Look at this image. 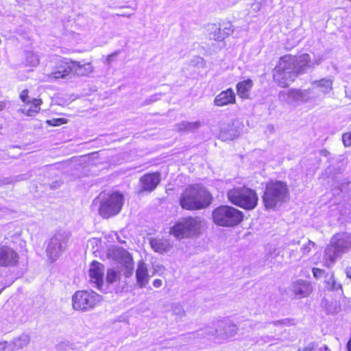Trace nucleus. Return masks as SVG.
I'll list each match as a JSON object with an SVG mask.
<instances>
[{
    "mask_svg": "<svg viewBox=\"0 0 351 351\" xmlns=\"http://www.w3.org/2000/svg\"><path fill=\"white\" fill-rule=\"evenodd\" d=\"M212 200L211 194L204 187L194 185L186 188L182 193L180 204L184 209L195 210L207 208Z\"/></svg>",
    "mask_w": 351,
    "mask_h": 351,
    "instance_id": "1",
    "label": "nucleus"
},
{
    "mask_svg": "<svg viewBox=\"0 0 351 351\" xmlns=\"http://www.w3.org/2000/svg\"><path fill=\"white\" fill-rule=\"evenodd\" d=\"M124 202L123 195L118 192L110 195L99 194L92 204V207L99 205V214L104 218H109L117 215L121 210Z\"/></svg>",
    "mask_w": 351,
    "mask_h": 351,
    "instance_id": "2",
    "label": "nucleus"
},
{
    "mask_svg": "<svg viewBox=\"0 0 351 351\" xmlns=\"http://www.w3.org/2000/svg\"><path fill=\"white\" fill-rule=\"evenodd\" d=\"M205 220L200 217H188L180 219L171 228L170 233L178 239L191 238L201 233Z\"/></svg>",
    "mask_w": 351,
    "mask_h": 351,
    "instance_id": "3",
    "label": "nucleus"
},
{
    "mask_svg": "<svg viewBox=\"0 0 351 351\" xmlns=\"http://www.w3.org/2000/svg\"><path fill=\"white\" fill-rule=\"evenodd\" d=\"M289 190L285 183L271 181L266 184L263 202L267 209H274L289 199Z\"/></svg>",
    "mask_w": 351,
    "mask_h": 351,
    "instance_id": "4",
    "label": "nucleus"
},
{
    "mask_svg": "<svg viewBox=\"0 0 351 351\" xmlns=\"http://www.w3.org/2000/svg\"><path fill=\"white\" fill-rule=\"evenodd\" d=\"M295 57L287 55L282 57L273 72L274 81L285 88L295 80L298 75L294 69Z\"/></svg>",
    "mask_w": 351,
    "mask_h": 351,
    "instance_id": "5",
    "label": "nucleus"
},
{
    "mask_svg": "<svg viewBox=\"0 0 351 351\" xmlns=\"http://www.w3.org/2000/svg\"><path fill=\"white\" fill-rule=\"evenodd\" d=\"M227 197L232 204L245 210L254 209L258 200L256 191L245 186L236 187L229 190Z\"/></svg>",
    "mask_w": 351,
    "mask_h": 351,
    "instance_id": "6",
    "label": "nucleus"
},
{
    "mask_svg": "<svg viewBox=\"0 0 351 351\" xmlns=\"http://www.w3.org/2000/svg\"><path fill=\"white\" fill-rule=\"evenodd\" d=\"M243 218L241 211L227 205L220 206L213 211V221L221 226H234L239 224Z\"/></svg>",
    "mask_w": 351,
    "mask_h": 351,
    "instance_id": "7",
    "label": "nucleus"
},
{
    "mask_svg": "<svg viewBox=\"0 0 351 351\" xmlns=\"http://www.w3.org/2000/svg\"><path fill=\"white\" fill-rule=\"evenodd\" d=\"M102 297L93 291H77L72 296V307L75 311H92L101 301Z\"/></svg>",
    "mask_w": 351,
    "mask_h": 351,
    "instance_id": "8",
    "label": "nucleus"
},
{
    "mask_svg": "<svg viewBox=\"0 0 351 351\" xmlns=\"http://www.w3.org/2000/svg\"><path fill=\"white\" fill-rule=\"evenodd\" d=\"M70 235L65 231L56 232L49 241L46 254L51 262L56 261L67 247Z\"/></svg>",
    "mask_w": 351,
    "mask_h": 351,
    "instance_id": "9",
    "label": "nucleus"
},
{
    "mask_svg": "<svg viewBox=\"0 0 351 351\" xmlns=\"http://www.w3.org/2000/svg\"><path fill=\"white\" fill-rule=\"evenodd\" d=\"M216 338L226 339L234 337L238 332V327L231 321L219 320L215 323Z\"/></svg>",
    "mask_w": 351,
    "mask_h": 351,
    "instance_id": "10",
    "label": "nucleus"
},
{
    "mask_svg": "<svg viewBox=\"0 0 351 351\" xmlns=\"http://www.w3.org/2000/svg\"><path fill=\"white\" fill-rule=\"evenodd\" d=\"M104 265L97 261H93L88 269L89 282L100 290L104 283Z\"/></svg>",
    "mask_w": 351,
    "mask_h": 351,
    "instance_id": "11",
    "label": "nucleus"
},
{
    "mask_svg": "<svg viewBox=\"0 0 351 351\" xmlns=\"http://www.w3.org/2000/svg\"><path fill=\"white\" fill-rule=\"evenodd\" d=\"M322 60V58L318 56L311 60L308 54L303 53L297 58H295L294 69L299 75L306 72L308 69L314 67L315 65H319Z\"/></svg>",
    "mask_w": 351,
    "mask_h": 351,
    "instance_id": "12",
    "label": "nucleus"
},
{
    "mask_svg": "<svg viewBox=\"0 0 351 351\" xmlns=\"http://www.w3.org/2000/svg\"><path fill=\"white\" fill-rule=\"evenodd\" d=\"M310 89L297 90L291 89L288 91H281L279 93V99L288 104H292L295 101H306L308 100Z\"/></svg>",
    "mask_w": 351,
    "mask_h": 351,
    "instance_id": "13",
    "label": "nucleus"
},
{
    "mask_svg": "<svg viewBox=\"0 0 351 351\" xmlns=\"http://www.w3.org/2000/svg\"><path fill=\"white\" fill-rule=\"evenodd\" d=\"M19 256L10 247L0 245V266L14 267L18 265Z\"/></svg>",
    "mask_w": 351,
    "mask_h": 351,
    "instance_id": "14",
    "label": "nucleus"
},
{
    "mask_svg": "<svg viewBox=\"0 0 351 351\" xmlns=\"http://www.w3.org/2000/svg\"><path fill=\"white\" fill-rule=\"evenodd\" d=\"M160 182L159 173H147L140 178L141 192L154 191Z\"/></svg>",
    "mask_w": 351,
    "mask_h": 351,
    "instance_id": "15",
    "label": "nucleus"
},
{
    "mask_svg": "<svg viewBox=\"0 0 351 351\" xmlns=\"http://www.w3.org/2000/svg\"><path fill=\"white\" fill-rule=\"evenodd\" d=\"M108 256L124 265V266L131 267V265H132L133 259L131 255L122 247H112L109 250Z\"/></svg>",
    "mask_w": 351,
    "mask_h": 351,
    "instance_id": "16",
    "label": "nucleus"
},
{
    "mask_svg": "<svg viewBox=\"0 0 351 351\" xmlns=\"http://www.w3.org/2000/svg\"><path fill=\"white\" fill-rule=\"evenodd\" d=\"M336 248L341 253H345L351 247V235L342 232L335 235L330 240Z\"/></svg>",
    "mask_w": 351,
    "mask_h": 351,
    "instance_id": "17",
    "label": "nucleus"
},
{
    "mask_svg": "<svg viewBox=\"0 0 351 351\" xmlns=\"http://www.w3.org/2000/svg\"><path fill=\"white\" fill-rule=\"evenodd\" d=\"M186 339L189 341L194 340L196 339H210L212 337L216 338L215 323L212 326H208L201 328L195 332L188 333L184 335Z\"/></svg>",
    "mask_w": 351,
    "mask_h": 351,
    "instance_id": "18",
    "label": "nucleus"
},
{
    "mask_svg": "<svg viewBox=\"0 0 351 351\" xmlns=\"http://www.w3.org/2000/svg\"><path fill=\"white\" fill-rule=\"evenodd\" d=\"M291 291L298 298L308 296L312 291L311 284L303 280H298L293 282L290 287Z\"/></svg>",
    "mask_w": 351,
    "mask_h": 351,
    "instance_id": "19",
    "label": "nucleus"
},
{
    "mask_svg": "<svg viewBox=\"0 0 351 351\" xmlns=\"http://www.w3.org/2000/svg\"><path fill=\"white\" fill-rule=\"evenodd\" d=\"M73 73L77 76H88L95 71V67L90 62L71 61Z\"/></svg>",
    "mask_w": 351,
    "mask_h": 351,
    "instance_id": "20",
    "label": "nucleus"
},
{
    "mask_svg": "<svg viewBox=\"0 0 351 351\" xmlns=\"http://www.w3.org/2000/svg\"><path fill=\"white\" fill-rule=\"evenodd\" d=\"M236 102V96L232 88H228L217 95L214 100L215 106L221 107Z\"/></svg>",
    "mask_w": 351,
    "mask_h": 351,
    "instance_id": "21",
    "label": "nucleus"
},
{
    "mask_svg": "<svg viewBox=\"0 0 351 351\" xmlns=\"http://www.w3.org/2000/svg\"><path fill=\"white\" fill-rule=\"evenodd\" d=\"M136 284L139 288L145 287L149 282V276L146 264L139 261L136 271Z\"/></svg>",
    "mask_w": 351,
    "mask_h": 351,
    "instance_id": "22",
    "label": "nucleus"
},
{
    "mask_svg": "<svg viewBox=\"0 0 351 351\" xmlns=\"http://www.w3.org/2000/svg\"><path fill=\"white\" fill-rule=\"evenodd\" d=\"M341 255V253L339 252L337 248L330 243L324 251V255L323 258L324 265L328 267H330L337 261V258Z\"/></svg>",
    "mask_w": 351,
    "mask_h": 351,
    "instance_id": "23",
    "label": "nucleus"
},
{
    "mask_svg": "<svg viewBox=\"0 0 351 351\" xmlns=\"http://www.w3.org/2000/svg\"><path fill=\"white\" fill-rule=\"evenodd\" d=\"M43 101L40 99L33 98L31 104H25L20 111L29 117L36 116L40 110V105Z\"/></svg>",
    "mask_w": 351,
    "mask_h": 351,
    "instance_id": "24",
    "label": "nucleus"
},
{
    "mask_svg": "<svg viewBox=\"0 0 351 351\" xmlns=\"http://www.w3.org/2000/svg\"><path fill=\"white\" fill-rule=\"evenodd\" d=\"M71 73H73V66L71 62H62L57 67V70L52 72L49 77L54 79L65 78Z\"/></svg>",
    "mask_w": 351,
    "mask_h": 351,
    "instance_id": "25",
    "label": "nucleus"
},
{
    "mask_svg": "<svg viewBox=\"0 0 351 351\" xmlns=\"http://www.w3.org/2000/svg\"><path fill=\"white\" fill-rule=\"evenodd\" d=\"M149 243L155 252L161 254L169 251L172 247L167 239H150Z\"/></svg>",
    "mask_w": 351,
    "mask_h": 351,
    "instance_id": "26",
    "label": "nucleus"
},
{
    "mask_svg": "<svg viewBox=\"0 0 351 351\" xmlns=\"http://www.w3.org/2000/svg\"><path fill=\"white\" fill-rule=\"evenodd\" d=\"M253 86V82L251 80H247L239 82L237 84V90L238 95L242 99H248L250 93Z\"/></svg>",
    "mask_w": 351,
    "mask_h": 351,
    "instance_id": "27",
    "label": "nucleus"
},
{
    "mask_svg": "<svg viewBox=\"0 0 351 351\" xmlns=\"http://www.w3.org/2000/svg\"><path fill=\"white\" fill-rule=\"evenodd\" d=\"M313 84L319 88L324 94H327L332 89V80L330 78H324L318 81H315Z\"/></svg>",
    "mask_w": 351,
    "mask_h": 351,
    "instance_id": "28",
    "label": "nucleus"
},
{
    "mask_svg": "<svg viewBox=\"0 0 351 351\" xmlns=\"http://www.w3.org/2000/svg\"><path fill=\"white\" fill-rule=\"evenodd\" d=\"M282 250L280 249H274L266 256V261L271 264L276 265L282 261Z\"/></svg>",
    "mask_w": 351,
    "mask_h": 351,
    "instance_id": "29",
    "label": "nucleus"
},
{
    "mask_svg": "<svg viewBox=\"0 0 351 351\" xmlns=\"http://www.w3.org/2000/svg\"><path fill=\"white\" fill-rule=\"evenodd\" d=\"M30 341L29 336L27 334H22L12 341V350L22 349L26 347Z\"/></svg>",
    "mask_w": 351,
    "mask_h": 351,
    "instance_id": "30",
    "label": "nucleus"
},
{
    "mask_svg": "<svg viewBox=\"0 0 351 351\" xmlns=\"http://www.w3.org/2000/svg\"><path fill=\"white\" fill-rule=\"evenodd\" d=\"M325 284L329 291H341V285L337 281L333 274H328L325 277Z\"/></svg>",
    "mask_w": 351,
    "mask_h": 351,
    "instance_id": "31",
    "label": "nucleus"
},
{
    "mask_svg": "<svg viewBox=\"0 0 351 351\" xmlns=\"http://www.w3.org/2000/svg\"><path fill=\"white\" fill-rule=\"evenodd\" d=\"M202 125L200 121H194V122H185L183 121L178 125V130L179 131H188L192 132L198 128H199Z\"/></svg>",
    "mask_w": 351,
    "mask_h": 351,
    "instance_id": "32",
    "label": "nucleus"
},
{
    "mask_svg": "<svg viewBox=\"0 0 351 351\" xmlns=\"http://www.w3.org/2000/svg\"><path fill=\"white\" fill-rule=\"evenodd\" d=\"M173 315L178 321L182 320L186 316V312L183 306L179 303H173L171 305Z\"/></svg>",
    "mask_w": 351,
    "mask_h": 351,
    "instance_id": "33",
    "label": "nucleus"
},
{
    "mask_svg": "<svg viewBox=\"0 0 351 351\" xmlns=\"http://www.w3.org/2000/svg\"><path fill=\"white\" fill-rule=\"evenodd\" d=\"M25 60L27 64L31 66H36L40 62V58L38 55L34 53L32 51L25 52Z\"/></svg>",
    "mask_w": 351,
    "mask_h": 351,
    "instance_id": "34",
    "label": "nucleus"
},
{
    "mask_svg": "<svg viewBox=\"0 0 351 351\" xmlns=\"http://www.w3.org/2000/svg\"><path fill=\"white\" fill-rule=\"evenodd\" d=\"M209 35L210 39H213L215 40L221 41L225 39L221 27H215L214 30L211 32Z\"/></svg>",
    "mask_w": 351,
    "mask_h": 351,
    "instance_id": "35",
    "label": "nucleus"
},
{
    "mask_svg": "<svg viewBox=\"0 0 351 351\" xmlns=\"http://www.w3.org/2000/svg\"><path fill=\"white\" fill-rule=\"evenodd\" d=\"M119 278V273L111 269H108L107 271V274H106V280L108 283H114L117 280H118Z\"/></svg>",
    "mask_w": 351,
    "mask_h": 351,
    "instance_id": "36",
    "label": "nucleus"
},
{
    "mask_svg": "<svg viewBox=\"0 0 351 351\" xmlns=\"http://www.w3.org/2000/svg\"><path fill=\"white\" fill-rule=\"evenodd\" d=\"M315 246V243L311 240H308L307 243L303 245L301 248L302 256L308 255Z\"/></svg>",
    "mask_w": 351,
    "mask_h": 351,
    "instance_id": "37",
    "label": "nucleus"
},
{
    "mask_svg": "<svg viewBox=\"0 0 351 351\" xmlns=\"http://www.w3.org/2000/svg\"><path fill=\"white\" fill-rule=\"evenodd\" d=\"M271 324H274L275 326H292L294 325L293 319H283L280 320H277L271 322Z\"/></svg>",
    "mask_w": 351,
    "mask_h": 351,
    "instance_id": "38",
    "label": "nucleus"
},
{
    "mask_svg": "<svg viewBox=\"0 0 351 351\" xmlns=\"http://www.w3.org/2000/svg\"><path fill=\"white\" fill-rule=\"evenodd\" d=\"M29 91L27 89H24L23 90L21 91V93H20V99H21V101L25 104H31L32 103V99L33 98H31L29 96Z\"/></svg>",
    "mask_w": 351,
    "mask_h": 351,
    "instance_id": "39",
    "label": "nucleus"
},
{
    "mask_svg": "<svg viewBox=\"0 0 351 351\" xmlns=\"http://www.w3.org/2000/svg\"><path fill=\"white\" fill-rule=\"evenodd\" d=\"M66 123V119L64 118L52 119L47 121V123L52 126H58Z\"/></svg>",
    "mask_w": 351,
    "mask_h": 351,
    "instance_id": "40",
    "label": "nucleus"
},
{
    "mask_svg": "<svg viewBox=\"0 0 351 351\" xmlns=\"http://www.w3.org/2000/svg\"><path fill=\"white\" fill-rule=\"evenodd\" d=\"M223 35L225 38L230 36L233 32L232 25L230 23H228L223 28H221Z\"/></svg>",
    "mask_w": 351,
    "mask_h": 351,
    "instance_id": "41",
    "label": "nucleus"
},
{
    "mask_svg": "<svg viewBox=\"0 0 351 351\" xmlns=\"http://www.w3.org/2000/svg\"><path fill=\"white\" fill-rule=\"evenodd\" d=\"M342 141L346 147L351 146V132L344 134Z\"/></svg>",
    "mask_w": 351,
    "mask_h": 351,
    "instance_id": "42",
    "label": "nucleus"
},
{
    "mask_svg": "<svg viewBox=\"0 0 351 351\" xmlns=\"http://www.w3.org/2000/svg\"><path fill=\"white\" fill-rule=\"evenodd\" d=\"M298 351H315V344L311 343L302 349H299Z\"/></svg>",
    "mask_w": 351,
    "mask_h": 351,
    "instance_id": "43",
    "label": "nucleus"
},
{
    "mask_svg": "<svg viewBox=\"0 0 351 351\" xmlns=\"http://www.w3.org/2000/svg\"><path fill=\"white\" fill-rule=\"evenodd\" d=\"M119 54V51H115L111 54H110L109 56H108V57L106 58V62L108 64H110V63L114 61V58Z\"/></svg>",
    "mask_w": 351,
    "mask_h": 351,
    "instance_id": "44",
    "label": "nucleus"
},
{
    "mask_svg": "<svg viewBox=\"0 0 351 351\" xmlns=\"http://www.w3.org/2000/svg\"><path fill=\"white\" fill-rule=\"evenodd\" d=\"M289 257L290 258H293V260L296 261L300 260L302 258L301 256H299L298 252L295 250H291L289 252Z\"/></svg>",
    "mask_w": 351,
    "mask_h": 351,
    "instance_id": "45",
    "label": "nucleus"
},
{
    "mask_svg": "<svg viewBox=\"0 0 351 351\" xmlns=\"http://www.w3.org/2000/svg\"><path fill=\"white\" fill-rule=\"evenodd\" d=\"M133 265H134V263H132V265H131V267L125 266V272L124 275H125V276L126 278H129V277H130L132 275V273H133Z\"/></svg>",
    "mask_w": 351,
    "mask_h": 351,
    "instance_id": "46",
    "label": "nucleus"
},
{
    "mask_svg": "<svg viewBox=\"0 0 351 351\" xmlns=\"http://www.w3.org/2000/svg\"><path fill=\"white\" fill-rule=\"evenodd\" d=\"M323 273V270L319 268H313V274L315 277L317 278L319 276H321V275Z\"/></svg>",
    "mask_w": 351,
    "mask_h": 351,
    "instance_id": "47",
    "label": "nucleus"
},
{
    "mask_svg": "<svg viewBox=\"0 0 351 351\" xmlns=\"http://www.w3.org/2000/svg\"><path fill=\"white\" fill-rule=\"evenodd\" d=\"M162 282L161 280L160 279H156L154 280L153 282V285L154 287H155L156 288H159L162 286Z\"/></svg>",
    "mask_w": 351,
    "mask_h": 351,
    "instance_id": "48",
    "label": "nucleus"
},
{
    "mask_svg": "<svg viewBox=\"0 0 351 351\" xmlns=\"http://www.w3.org/2000/svg\"><path fill=\"white\" fill-rule=\"evenodd\" d=\"M254 10L256 11H258L261 9V4L259 3H255L252 5Z\"/></svg>",
    "mask_w": 351,
    "mask_h": 351,
    "instance_id": "49",
    "label": "nucleus"
},
{
    "mask_svg": "<svg viewBox=\"0 0 351 351\" xmlns=\"http://www.w3.org/2000/svg\"><path fill=\"white\" fill-rule=\"evenodd\" d=\"M6 104L4 101H0V112L5 108Z\"/></svg>",
    "mask_w": 351,
    "mask_h": 351,
    "instance_id": "50",
    "label": "nucleus"
},
{
    "mask_svg": "<svg viewBox=\"0 0 351 351\" xmlns=\"http://www.w3.org/2000/svg\"><path fill=\"white\" fill-rule=\"evenodd\" d=\"M347 277L351 279V267L346 269Z\"/></svg>",
    "mask_w": 351,
    "mask_h": 351,
    "instance_id": "51",
    "label": "nucleus"
},
{
    "mask_svg": "<svg viewBox=\"0 0 351 351\" xmlns=\"http://www.w3.org/2000/svg\"><path fill=\"white\" fill-rule=\"evenodd\" d=\"M320 351H330V350L328 348V347L326 345L323 346L319 348Z\"/></svg>",
    "mask_w": 351,
    "mask_h": 351,
    "instance_id": "52",
    "label": "nucleus"
},
{
    "mask_svg": "<svg viewBox=\"0 0 351 351\" xmlns=\"http://www.w3.org/2000/svg\"><path fill=\"white\" fill-rule=\"evenodd\" d=\"M6 348V343H0V350H4Z\"/></svg>",
    "mask_w": 351,
    "mask_h": 351,
    "instance_id": "53",
    "label": "nucleus"
},
{
    "mask_svg": "<svg viewBox=\"0 0 351 351\" xmlns=\"http://www.w3.org/2000/svg\"><path fill=\"white\" fill-rule=\"evenodd\" d=\"M117 16H125V17H130L131 16V14H124V13H122V14H117Z\"/></svg>",
    "mask_w": 351,
    "mask_h": 351,
    "instance_id": "54",
    "label": "nucleus"
},
{
    "mask_svg": "<svg viewBox=\"0 0 351 351\" xmlns=\"http://www.w3.org/2000/svg\"><path fill=\"white\" fill-rule=\"evenodd\" d=\"M157 99H158V95H153L150 98L151 101H155Z\"/></svg>",
    "mask_w": 351,
    "mask_h": 351,
    "instance_id": "55",
    "label": "nucleus"
},
{
    "mask_svg": "<svg viewBox=\"0 0 351 351\" xmlns=\"http://www.w3.org/2000/svg\"><path fill=\"white\" fill-rule=\"evenodd\" d=\"M196 59L197 60V63H201V64L203 63V61H204L203 58H202L200 57H197Z\"/></svg>",
    "mask_w": 351,
    "mask_h": 351,
    "instance_id": "56",
    "label": "nucleus"
},
{
    "mask_svg": "<svg viewBox=\"0 0 351 351\" xmlns=\"http://www.w3.org/2000/svg\"><path fill=\"white\" fill-rule=\"evenodd\" d=\"M291 244H292V245H299V244H300V241H295V240H293V241L291 242Z\"/></svg>",
    "mask_w": 351,
    "mask_h": 351,
    "instance_id": "57",
    "label": "nucleus"
},
{
    "mask_svg": "<svg viewBox=\"0 0 351 351\" xmlns=\"http://www.w3.org/2000/svg\"><path fill=\"white\" fill-rule=\"evenodd\" d=\"M322 154L326 156L328 152L326 150H322L321 152Z\"/></svg>",
    "mask_w": 351,
    "mask_h": 351,
    "instance_id": "58",
    "label": "nucleus"
}]
</instances>
